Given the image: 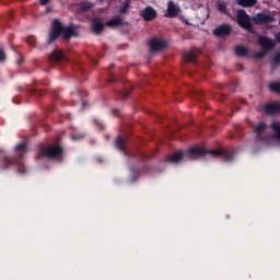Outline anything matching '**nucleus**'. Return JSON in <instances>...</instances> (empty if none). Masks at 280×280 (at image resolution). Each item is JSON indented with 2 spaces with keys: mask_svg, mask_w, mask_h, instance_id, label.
<instances>
[{
  "mask_svg": "<svg viewBox=\"0 0 280 280\" xmlns=\"http://www.w3.org/2000/svg\"><path fill=\"white\" fill-rule=\"evenodd\" d=\"M2 60H5V51H3V49H0V62H2Z\"/></svg>",
  "mask_w": 280,
  "mask_h": 280,
  "instance_id": "cd10ccee",
  "label": "nucleus"
},
{
  "mask_svg": "<svg viewBox=\"0 0 280 280\" xmlns=\"http://www.w3.org/2000/svg\"><path fill=\"white\" fill-rule=\"evenodd\" d=\"M236 3L241 8H253L257 3V0H237Z\"/></svg>",
  "mask_w": 280,
  "mask_h": 280,
  "instance_id": "a211bd4d",
  "label": "nucleus"
},
{
  "mask_svg": "<svg viewBox=\"0 0 280 280\" xmlns=\"http://www.w3.org/2000/svg\"><path fill=\"white\" fill-rule=\"evenodd\" d=\"M18 172H19V174H25V165L20 164V165L18 166Z\"/></svg>",
  "mask_w": 280,
  "mask_h": 280,
  "instance_id": "a878e982",
  "label": "nucleus"
},
{
  "mask_svg": "<svg viewBox=\"0 0 280 280\" xmlns=\"http://www.w3.org/2000/svg\"><path fill=\"white\" fill-rule=\"evenodd\" d=\"M62 147L60 144H44L39 147V156L46 159L62 161Z\"/></svg>",
  "mask_w": 280,
  "mask_h": 280,
  "instance_id": "f03ea898",
  "label": "nucleus"
},
{
  "mask_svg": "<svg viewBox=\"0 0 280 280\" xmlns=\"http://www.w3.org/2000/svg\"><path fill=\"white\" fill-rule=\"evenodd\" d=\"M16 150H25V143H21L16 147Z\"/></svg>",
  "mask_w": 280,
  "mask_h": 280,
  "instance_id": "c756f323",
  "label": "nucleus"
},
{
  "mask_svg": "<svg viewBox=\"0 0 280 280\" xmlns=\"http://www.w3.org/2000/svg\"><path fill=\"white\" fill-rule=\"evenodd\" d=\"M141 16L145 21H154L156 19V11L152 7H147L141 11Z\"/></svg>",
  "mask_w": 280,
  "mask_h": 280,
  "instance_id": "1a4fd4ad",
  "label": "nucleus"
},
{
  "mask_svg": "<svg viewBox=\"0 0 280 280\" xmlns=\"http://www.w3.org/2000/svg\"><path fill=\"white\" fill-rule=\"evenodd\" d=\"M237 23L243 30L250 32L253 30V24L250 23V18L245 10H238L236 13Z\"/></svg>",
  "mask_w": 280,
  "mask_h": 280,
  "instance_id": "20e7f679",
  "label": "nucleus"
},
{
  "mask_svg": "<svg viewBox=\"0 0 280 280\" xmlns=\"http://www.w3.org/2000/svg\"><path fill=\"white\" fill-rule=\"evenodd\" d=\"M58 36H63L66 40H69L71 36H75V30L71 26L65 27L59 20H54L48 43H54V40H57Z\"/></svg>",
  "mask_w": 280,
  "mask_h": 280,
  "instance_id": "f257e3e1",
  "label": "nucleus"
},
{
  "mask_svg": "<svg viewBox=\"0 0 280 280\" xmlns=\"http://www.w3.org/2000/svg\"><path fill=\"white\" fill-rule=\"evenodd\" d=\"M207 153L211 154L212 156H220V154H222V151L218 149L207 151V148L205 147V144H200V145H196L188 149L186 154L189 159H200L205 156V154Z\"/></svg>",
  "mask_w": 280,
  "mask_h": 280,
  "instance_id": "7ed1b4c3",
  "label": "nucleus"
},
{
  "mask_svg": "<svg viewBox=\"0 0 280 280\" xmlns=\"http://www.w3.org/2000/svg\"><path fill=\"white\" fill-rule=\"evenodd\" d=\"M235 54H236V56H246V54H248V48H246L244 46H236Z\"/></svg>",
  "mask_w": 280,
  "mask_h": 280,
  "instance_id": "aec40b11",
  "label": "nucleus"
},
{
  "mask_svg": "<svg viewBox=\"0 0 280 280\" xmlns=\"http://www.w3.org/2000/svg\"><path fill=\"white\" fill-rule=\"evenodd\" d=\"M92 30L94 34H101V32H104V23L98 19H94L92 21Z\"/></svg>",
  "mask_w": 280,
  "mask_h": 280,
  "instance_id": "4468645a",
  "label": "nucleus"
},
{
  "mask_svg": "<svg viewBox=\"0 0 280 280\" xmlns=\"http://www.w3.org/2000/svg\"><path fill=\"white\" fill-rule=\"evenodd\" d=\"M273 62H275V65H280V52L275 55Z\"/></svg>",
  "mask_w": 280,
  "mask_h": 280,
  "instance_id": "bb28decb",
  "label": "nucleus"
},
{
  "mask_svg": "<svg viewBox=\"0 0 280 280\" xmlns=\"http://www.w3.org/2000/svg\"><path fill=\"white\" fill-rule=\"evenodd\" d=\"M116 147L118 148V150L126 152V140H124V138H121V137L117 138Z\"/></svg>",
  "mask_w": 280,
  "mask_h": 280,
  "instance_id": "6ab92c4d",
  "label": "nucleus"
},
{
  "mask_svg": "<svg viewBox=\"0 0 280 280\" xmlns=\"http://www.w3.org/2000/svg\"><path fill=\"white\" fill-rule=\"evenodd\" d=\"M10 165H14V160L11 158H3L2 168L5 170V168L10 167Z\"/></svg>",
  "mask_w": 280,
  "mask_h": 280,
  "instance_id": "412c9836",
  "label": "nucleus"
},
{
  "mask_svg": "<svg viewBox=\"0 0 280 280\" xmlns=\"http://www.w3.org/2000/svg\"><path fill=\"white\" fill-rule=\"evenodd\" d=\"M269 89H270V91H272V93H279L280 94V82H271L269 84Z\"/></svg>",
  "mask_w": 280,
  "mask_h": 280,
  "instance_id": "4be33fe9",
  "label": "nucleus"
},
{
  "mask_svg": "<svg viewBox=\"0 0 280 280\" xmlns=\"http://www.w3.org/2000/svg\"><path fill=\"white\" fill-rule=\"evenodd\" d=\"M264 110L267 115H277V113H280V102L265 105Z\"/></svg>",
  "mask_w": 280,
  "mask_h": 280,
  "instance_id": "9d476101",
  "label": "nucleus"
},
{
  "mask_svg": "<svg viewBox=\"0 0 280 280\" xmlns=\"http://www.w3.org/2000/svg\"><path fill=\"white\" fill-rule=\"evenodd\" d=\"M65 59V52L60 50H55L49 57L50 62H62Z\"/></svg>",
  "mask_w": 280,
  "mask_h": 280,
  "instance_id": "ddd939ff",
  "label": "nucleus"
},
{
  "mask_svg": "<svg viewBox=\"0 0 280 280\" xmlns=\"http://www.w3.org/2000/svg\"><path fill=\"white\" fill-rule=\"evenodd\" d=\"M258 44L262 49H272L275 47V42L268 37L260 36L258 38Z\"/></svg>",
  "mask_w": 280,
  "mask_h": 280,
  "instance_id": "f8f14e48",
  "label": "nucleus"
},
{
  "mask_svg": "<svg viewBox=\"0 0 280 280\" xmlns=\"http://www.w3.org/2000/svg\"><path fill=\"white\" fill-rule=\"evenodd\" d=\"M266 130V122H259L258 125L254 126V131L258 135L259 139H266L261 137V133Z\"/></svg>",
  "mask_w": 280,
  "mask_h": 280,
  "instance_id": "dca6fc26",
  "label": "nucleus"
},
{
  "mask_svg": "<svg viewBox=\"0 0 280 280\" xmlns=\"http://www.w3.org/2000/svg\"><path fill=\"white\" fill-rule=\"evenodd\" d=\"M253 21L255 23H272V21H275V18L270 14L259 13L254 16Z\"/></svg>",
  "mask_w": 280,
  "mask_h": 280,
  "instance_id": "9b49d317",
  "label": "nucleus"
},
{
  "mask_svg": "<svg viewBox=\"0 0 280 280\" xmlns=\"http://www.w3.org/2000/svg\"><path fill=\"white\" fill-rule=\"evenodd\" d=\"M121 12H126V9H121Z\"/></svg>",
  "mask_w": 280,
  "mask_h": 280,
  "instance_id": "473e14b6",
  "label": "nucleus"
},
{
  "mask_svg": "<svg viewBox=\"0 0 280 280\" xmlns=\"http://www.w3.org/2000/svg\"><path fill=\"white\" fill-rule=\"evenodd\" d=\"M83 10H91V8H93V5L91 3H84L82 4Z\"/></svg>",
  "mask_w": 280,
  "mask_h": 280,
  "instance_id": "c85d7f7f",
  "label": "nucleus"
},
{
  "mask_svg": "<svg viewBox=\"0 0 280 280\" xmlns=\"http://www.w3.org/2000/svg\"><path fill=\"white\" fill-rule=\"evenodd\" d=\"M183 159V152L178 151L167 156L170 163H178Z\"/></svg>",
  "mask_w": 280,
  "mask_h": 280,
  "instance_id": "f3484780",
  "label": "nucleus"
},
{
  "mask_svg": "<svg viewBox=\"0 0 280 280\" xmlns=\"http://www.w3.org/2000/svg\"><path fill=\"white\" fill-rule=\"evenodd\" d=\"M47 3H49V0H40L42 5H47Z\"/></svg>",
  "mask_w": 280,
  "mask_h": 280,
  "instance_id": "7c9ffc66",
  "label": "nucleus"
},
{
  "mask_svg": "<svg viewBox=\"0 0 280 280\" xmlns=\"http://www.w3.org/2000/svg\"><path fill=\"white\" fill-rule=\"evenodd\" d=\"M200 56V49L192 48L190 51H186L183 55V59L185 62H196V58Z\"/></svg>",
  "mask_w": 280,
  "mask_h": 280,
  "instance_id": "423d86ee",
  "label": "nucleus"
},
{
  "mask_svg": "<svg viewBox=\"0 0 280 280\" xmlns=\"http://www.w3.org/2000/svg\"><path fill=\"white\" fill-rule=\"evenodd\" d=\"M178 12H180V9H178L173 1H170L165 16H167V19H174V16H178Z\"/></svg>",
  "mask_w": 280,
  "mask_h": 280,
  "instance_id": "0eeeda50",
  "label": "nucleus"
},
{
  "mask_svg": "<svg viewBox=\"0 0 280 280\" xmlns=\"http://www.w3.org/2000/svg\"><path fill=\"white\" fill-rule=\"evenodd\" d=\"M149 47L151 51H161V49H165V47H167V42L161 38H153L149 40Z\"/></svg>",
  "mask_w": 280,
  "mask_h": 280,
  "instance_id": "39448f33",
  "label": "nucleus"
},
{
  "mask_svg": "<svg viewBox=\"0 0 280 280\" xmlns=\"http://www.w3.org/2000/svg\"><path fill=\"white\" fill-rule=\"evenodd\" d=\"M266 56V50H260L258 52H255L254 58H264Z\"/></svg>",
  "mask_w": 280,
  "mask_h": 280,
  "instance_id": "b1692460",
  "label": "nucleus"
},
{
  "mask_svg": "<svg viewBox=\"0 0 280 280\" xmlns=\"http://www.w3.org/2000/svg\"><path fill=\"white\" fill-rule=\"evenodd\" d=\"M129 93H130V92H127V93L124 92V93H122L124 97H128Z\"/></svg>",
  "mask_w": 280,
  "mask_h": 280,
  "instance_id": "2f4dec72",
  "label": "nucleus"
},
{
  "mask_svg": "<svg viewBox=\"0 0 280 280\" xmlns=\"http://www.w3.org/2000/svg\"><path fill=\"white\" fill-rule=\"evenodd\" d=\"M26 43H28L31 47H34L36 45V39L34 37H28Z\"/></svg>",
  "mask_w": 280,
  "mask_h": 280,
  "instance_id": "393cba45",
  "label": "nucleus"
},
{
  "mask_svg": "<svg viewBox=\"0 0 280 280\" xmlns=\"http://www.w3.org/2000/svg\"><path fill=\"white\" fill-rule=\"evenodd\" d=\"M213 34H214V36H220V37L229 36L231 34V25L223 24L221 26H218L213 31Z\"/></svg>",
  "mask_w": 280,
  "mask_h": 280,
  "instance_id": "6e6552de",
  "label": "nucleus"
},
{
  "mask_svg": "<svg viewBox=\"0 0 280 280\" xmlns=\"http://www.w3.org/2000/svg\"><path fill=\"white\" fill-rule=\"evenodd\" d=\"M106 27H121L124 25V20L119 16L113 18L105 23Z\"/></svg>",
  "mask_w": 280,
  "mask_h": 280,
  "instance_id": "2eb2a0df",
  "label": "nucleus"
},
{
  "mask_svg": "<svg viewBox=\"0 0 280 280\" xmlns=\"http://www.w3.org/2000/svg\"><path fill=\"white\" fill-rule=\"evenodd\" d=\"M217 9L219 10V12L226 14V4L224 2H218Z\"/></svg>",
  "mask_w": 280,
  "mask_h": 280,
  "instance_id": "5701e85b",
  "label": "nucleus"
}]
</instances>
